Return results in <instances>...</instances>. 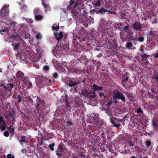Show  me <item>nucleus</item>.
Instances as JSON below:
<instances>
[{
  "instance_id": "nucleus-25",
  "label": "nucleus",
  "mask_w": 158,
  "mask_h": 158,
  "mask_svg": "<svg viewBox=\"0 0 158 158\" xmlns=\"http://www.w3.org/2000/svg\"><path fill=\"white\" fill-rule=\"evenodd\" d=\"M129 25H127L126 26H124L123 27V29L125 31H128L129 30Z\"/></svg>"
},
{
  "instance_id": "nucleus-9",
  "label": "nucleus",
  "mask_w": 158,
  "mask_h": 158,
  "mask_svg": "<svg viewBox=\"0 0 158 158\" xmlns=\"http://www.w3.org/2000/svg\"><path fill=\"white\" fill-rule=\"evenodd\" d=\"M63 33L62 32L59 33H57L56 35H55L56 39L58 40H59L61 39L63 36Z\"/></svg>"
},
{
  "instance_id": "nucleus-30",
  "label": "nucleus",
  "mask_w": 158,
  "mask_h": 158,
  "mask_svg": "<svg viewBox=\"0 0 158 158\" xmlns=\"http://www.w3.org/2000/svg\"><path fill=\"white\" fill-rule=\"evenodd\" d=\"M4 135L6 137H8L9 136V132L7 131H5L4 133Z\"/></svg>"
},
{
  "instance_id": "nucleus-1",
  "label": "nucleus",
  "mask_w": 158,
  "mask_h": 158,
  "mask_svg": "<svg viewBox=\"0 0 158 158\" xmlns=\"http://www.w3.org/2000/svg\"><path fill=\"white\" fill-rule=\"evenodd\" d=\"M82 94L84 95L85 98H93L95 97V92L94 91L92 93L90 90L84 89L81 92Z\"/></svg>"
},
{
  "instance_id": "nucleus-47",
  "label": "nucleus",
  "mask_w": 158,
  "mask_h": 158,
  "mask_svg": "<svg viewBox=\"0 0 158 158\" xmlns=\"http://www.w3.org/2000/svg\"><path fill=\"white\" fill-rule=\"evenodd\" d=\"M129 145L131 146H133L134 145V144L132 143H129Z\"/></svg>"
},
{
  "instance_id": "nucleus-24",
  "label": "nucleus",
  "mask_w": 158,
  "mask_h": 158,
  "mask_svg": "<svg viewBox=\"0 0 158 158\" xmlns=\"http://www.w3.org/2000/svg\"><path fill=\"white\" fill-rule=\"evenodd\" d=\"M95 5L96 6L99 7L101 5L100 1V0H98L96 1L95 3Z\"/></svg>"
},
{
  "instance_id": "nucleus-11",
  "label": "nucleus",
  "mask_w": 158,
  "mask_h": 158,
  "mask_svg": "<svg viewBox=\"0 0 158 158\" xmlns=\"http://www.w3.org/2000/svg\"><path fill=\"white\" fill-rule=\"evenodd\" d=\"M153 125L154 127L157 128L158 127V120L156 118H154L152 121Z\"/></svg>"
},
{
  "instance_id": "nucleus-63",
  "label": "nucleus",
  "mask_w": 158,
  "mask_h": 158,
  "mask_svg": "<svg viewBox=\"0 0 158 158\" xmlns=\"http://www.w3.org/2000/svg\"><path fill=\"white\" fill-rule=\"evenodd\" d=\"M22 152H24V151L22 150Z\"/></svg>"
},
{
  "instance_id": "nucleus-60",
  "label": "nucleus",
  "mask_w": 158,
  "mask_h": 158,
  "mask_svg": "<svg viewBox=\"0 0 158 158\" xmlns=\"http://www.w3.org/2000/svg\"><path fill=\"white\" fill-rule=\"evenodd\" d=\"M135 47H133V49H135Z\"/></svg>"
},
{
  "instance_id": "nucleus-21",
  "label": "nucleus",
  "mask_w": 158,
  "mask_h": 158,
  "mask_svg": "<svg viewBox=\"0 0 158 158\" xmlns=\"http://www.w3.org/2000/svg\"><path fill=\"white\" fill-rule=\"evenodd\" d=\"M26 137L25 136H22L20 140H19V142L21 143H23L25 142V139H26Z\"/></svg>"
},
{
  "instance_id": "nucleus-32",
  "label": "nucleus",
  "mask_w": 158,
  "mask_h": 158,
  "mask_svg": "<svg viewBox=\"0 0 158 158\" xmlns=\"http://www.w3.org/2000/svg\"><path fill=\"white\" fill-rule=\"evenodd\" d=\"M137 112L138 114H142L143 113V111L140 108H139L137 110Z\"/></svg>"
},
{
  "instance_id": "nucleus-49",
  "label": "nucleus",
  "mask_w": 158,
  "mask_h": 158,
  "mask_svg": "<svg viewBox=\"0 0 158 158\" xmlns=\"http://www.w3.org/2000/svg\"><path fill=\"white\" fill-rule=\"evenodd\" d=\"M140 51H142V52H143V48H141L140 49Z\"/></svg>"
},
{
  "instance_id": "nucleus-2",
  "label": "nucleus",
  "mask_w": 158,
  "mask_h": 158,
  "mask_svg": "<svg viewBox=\"0 0 158 158\" xmlns=\"http://www.w3.org/2000/svg\"><path fill=\"white\" fill-rule=\"evenodd\" d=\"M114 98L116 99L119 98L121 99L123 102L125 101V98L124 95L120 92L117 90H115L113 92Z\"/></svg>"
},
{
  "instance_id": "nucleus-18",
  "label": "nucleus",
  "mask_w": 158,
  "mask_h": 158,
  "mask_svg": "<svg viewBox=\"0 0 158 158\" xmlns=\"http://www.w3.org/2000/svg\"><path fill=\"white\" fill-rule=\"evenodd\" d=\"M142 58H143V60H146V58L147 57H149V55H146L145 54H140Z\"/></svg>"
},
{
  "instance_id": "nucleus-46",
  "label": "nucleus",
  "mask_w": 158,
  "mask_h": 158,
  "mask_svg": "<svg viewBox=\"0 0 158 158\" xmlns=\"http://www.w3.org/2000/svg\"><path fill=\"white\" fill-rule=\"evenodd\" d=\"M123 81H127L128 80V77H127L125 79H123Z\"/></svg>"
},
{
  "instance_id": "nucleus-36",
  "label": "nucleus",
  "mask_w": 158,
  "mask_h": 158,
  "mask_svg": "<svg viewBox=\"0 0 158 158\" xmlns=\"http://www.w3.org/2000/svg\"><path fill=\"white\" fill-rule=\"evenodd\" d=\"M146 145L149 147L151 144V142L149 141H147L146 142Z\"/></svg>"
},
{
  "instance_id": "nucleus-29",
  "label": "nucleus",
  "mask_w": 158,
  "mask_h": 158,
  "mask_svg": "<svg viewBox=\"0 0 158 158\" xmlns=\"http://www.w3.org/2000/svg\"><path fill=\"white\" fill-rule=\"evenodd\" d=\"M112 123L114 124V126L118 127L120 126V124L115 123L114 122H112Z\"/></svg>"
},
{
  "instance_id": "nucleus-35",
  "label": "nucleus",
  "mask_w": 158,
  "mask_h": 158,
  "mask_svg": "<svg viewBox=\"0 0 158 158\" xmlns=\"http://www.w3.org/2000/svg\"><path fill=\"white\" fill-rule=\"evenodd\" d=\"M138 40L140 42H142L144 40V38L142 36H140L138 38Z\"/></svg>"
},
{
  "instance_id": "nucleus-31",
  "label": "nucleus",
  "mask_w": 158,
  "mask_h": 158,
  "mask_svg": "<svg viewBox=\"0 0 158 158\" xmlns=\"http://www.w3.org/2000/svg\"><path fill=\"white\" fill-rule=\"evenodd\" d=\"M19 45L17 44H15V47H14V50H17L18 48Z\"/></svg>"
},
{
  "instance_id": "nucleus-64",
  "label": "nucleus",
  "mask_w": 158,
  "mask_h": 158,
  "mask_svg": "<svg viewBox=\"0 0 158 158\" xmlns=\"http://www.w3.org/2000/svg\"><path fill=\"white\" fill-rule=\"evenodd\" d=\"M9 6V5H8V7Z\"/></svg>"
},
{
  "instance_id": "nucleus-41",
  "label": "nucleus",
  "mask_w": 158,
  "mask_h": 158,
  "mask_svg": "<svg viewBox=\"0 0 158 158\" xmlns=\"http://www.w3.org/2000/svg\"><path fill=\"white\" fill-rule=\"evenodd\" d=\"M36 108L38 109H40V107H39V105L37 104L36 106Z\"/></svg>"
},
{
  "instance_id": "nucleus-53",
  "label": "nucleus",
  "mask_w": 158,
  "mask_h": 158,
  "mask_svg": "<svg viewBox=\"0 0 158 158\" xmlns=\"http://www.w3.org/2000/svg\"><path fill=\"white\" fill-rule=\"evenodd\" d=\"M83 12L84 13H85V14H87V13L86 12V11L85 10H84V11H83Z\"/></svg>"
},
{
  "instance_id": "nucleus-54",
  "label": "nucleus",
  "mask_w": 158,
  "mask_h": 158,
  "mask_svg": "<svg viewBox=\"0 0 158 158\" xmlns=\"http://www.w3.org/2000/svg\"><path fill=\"white\" fill-rule=\"evenodd\" d=\"M78 13H79V12H78V13L76 12V13H74V15H77Z\"/></svg>"
},
{
  "instance_id": "nucleus-57",
  "label": "nucleus",
  "mask_w": 158,
  "mask_h": 158,
  "mask_svg": "<svg viewBox=\"0 0 158 158\" xmlns=\"http://www.w3.org/2000/svg\"><path fill=\"white\" fill-rule=\"evenodd\" d=\"M94 10V9H93L92 10V11L93 12V13H95V10Z\"/></svg>"
},
{
  "instance_id": "nucleus-44",
  "label": "nucleus",
  "mask_w": 158,
  "mask_h": 158,
  "mask_svg": "<svg viewBox=\"0 0 158 158\" xmlns=\"http://www.w3.org/2000/svg\"><path fill=\"white\" fill-rule=\"evenodd\" d=\"M0 31L1 33L2 34V32H5V30H4V29H2L1 30H0Z\"/></svg>"
},
{
  "instance_id": "nucleus-52",
  "label": "nucleus",
  "mask_w": 158,
  "mask_h": 158,
  "mask_svg": "<svg viewBox=\"0 0 158 158\" xmlns=\"http://www.w3.org/2000/svg\"><path fill=\"white\" fill-rule=\"evenodd\" d=\"M130 158H136V157L135 156H132L131 157H130Z\"/></svg>"
},
{
  "instance_id": "nucleus-3",
  "label": "nucleus",
  "mask_w": 158,
  "mask_h": 158,
  "mask_svg": "<svg viewBox=\"0 0 158 158\" xmlns=\"http://www.w3.org/2000/svg\"><path fill=\"white\" fill-rule=\"evenodd\" d=\"M6 126V125L5 124L2 117L0 116V128L1 130L2 131H5Z\"/></svg>"
},
{
  "instance_id": "nucleus-56",
  "label": "nucleus",
  "mask_w": 158,
  "mask_h": 158,
  "mask_svg": "<svg viewBox=\"0 0 158 158\" xmlns=\"http://www.w3.org/2000/svg\"><path fill=\"white\" fill-rule=\"evenodd\" d=\"M27 7V6L26 5H25L24 6H23V7L24 8H26Z\"/></svg>"
},
{
  "instance_id": "nucleus-62",
  "label": "nucleus",
  "mask_w": 158,
  "mask_h": 158,
  "mask_svg": "<svg viewBox=\"0 0 158 158\" xmlns=\"http://www.w3.org/2000/svg\"><path fill=\"white\" fill-rule=\"evenodd\" d=\"M0 72H2V71H1V70H0Z\"/></svg>"
},
{
  "instance_id": "nucleus-59",
  "label": "nucleus",
  "mask_w": 158,
  "mask_h": 158,
  "mask_svg": "<svg viewBox=\"0 0 158 158\" xmlns=\"http://www.w3.org/2000/svg\"><path fill=\"white\" fill-rule=\"evenodd\" d=\"M38 100H37V102H38V101H39L40 100V99L39 98H38Z\"/></svg>"
},
{
  "instance_id": "nucleus-40",
  "label": "nucleus",
  "mask_w": 158,
  "mask_h": 158,
  "mask_svg": "<svg viewBox=\"0 0 158 158\" xmlns=\"http://www.w3.org/2000/svg\"><path fill=\"white\" fill-rule=\"evenodd\" d=\"M157 57H158V50L157 51V53L155 54L154 56V57L155 58H156Z\"/></svg>"
},
{
  "instance_id": "nucleus-15",
  "label": "nucleus",
  "mask_w": 158,
  "mask_h": 158,
  "mask_svg": "<svg viewBox=\"0 0 158 158\" xmlns=\"http://www.w3.org/2000/svg\"><path fill=\"white\" fill-rule=\"evenodd\" d=\"M35 18L37 20H40L42 19L43 16L40 15H35Z\"/></svg>"
},
{
  "instance_id": "nucleus-8",
  "label": "nucleus",
  "mask_w": 158,
  "mask_h": 158,
  "mask_svg": "<svg viewBox=\"0 0 158 158\" xmlns=\"http://www.w3.org/2000/svg\"><path fill=\"white\" fill-rule=\"evenodd\" d=\"M42 4L43 6H44V7H45V11L47 12L48 11H49L50 10L51 8L49 7V6L47 4H45L44 2H43V0H42Z\"/></svg>"
},
{
  "instance_id": "nucleus-37",
  "label": "nucleus",
  "mask_w": 158,
  "mask_h": 158,
  "mask_svg": "<svg viewBox=\"0 0 158 158\" xmlns=\"http://www.w3.org/2000/svg\"><path fill=\"white\" fill-rule=\"evenodd\" d=\"M36 38L37 39H40L41 38V36L40 34H39L36 35Z\"/></svg>"
},
{
  "instance_id": "nucleus-14",
  "label": "nucleus",
  "mask_w": 158,
  "mask_h": 158,
  "mask_svg": "<svg viewBox=\"0 0 158 158\" xmlns=\"http://www.w3.org/2000/svg\"><path fill=\"white\" fill-rule=\"evenodd\" d=\"M149 35H153V36L154 35V36H156L155 37V38H158V35L157 34L156 32H155V31H150L149 33Z\"/></svg>"
},
{
  "instance_id": "nucleus-42",
  "label": "nucleus",
  "mask_w": 158,
  "mask_h": 158,
  "mask_svg": "<svg viewBox=\"0 0 158 158\" xmlns=\"http://www.w3.org/2000/svg\"><path fill=\"white\" fill-rule=\"evenodd\" d=\"M94 10H95V13H96L97 14H98L99 13V10H97L95 9H94Z\"/></svg>"
},
{
  "instance_id": "nucleus-61",
  "label": "nucleus",
  "mask_w": 158,
  "mask_h": 158,
  "mask_svg": "<svg viewBox=\"0 0 158 158\" xmlns=\"http://www.w3.org/2000/svg\"><path fill=\"white\" fill-rule=\"evenodd\" d=\"M123 86H125L123 84Z\"/></svg>"
},
{
  "instance_id": "nucleus-22",
  "label": "nucleus",
  "mask_w": 158,
  "mask_h": 158,
  "mask_svg": "<svg viewBox=\"0 0 158 158\" xmlns=\"http://www.w3.org/2000/svg\"><path fill=\"white\" fill-rule=\"evenodd\" d=\"M55 144L54 143H52V144H50L49 146V147L50 149L52 151H53L54 150V146H55Z\"/></svg>"
},
{
  "instance_id": "nucleus-39",
  "label": "nucleus",
  "mask_w": 158,
  "mask_h": 158,
  "mask_svg": "<svg viewBox=\"0 0 158 158\" xmlns=\"http://www.w3.org/2000/svg\"><path fill=\"white\" fill-rule=\"evenodd\" d=\"M107 12H108L110 13L114 14V15H116V12H115L114 11L112 12L109 10H107Z\"/></svg>"
},
{
  "instance_id": "nucleus-34",
  "label": "nucleus",
  "mask_w": 158,
  "mask_h": 158,
  "mask_svg": "<svg viewBox=\"0 0 158 158\" xmlns=\"http://www.w3.org/2000/svg\"><path fill=\"white\" fill-rule=\"evenodd\" d=\"M58 76V74L56 73H55L53 74V77L54 78H56Z\"/></svg>"
},
{
  "instance_id": "nucleus-55",
  "label": "nucleus",
  "mask_w": 158,
  "mask_h": 158,
  "mask_svg": "<svg viewBox=\"0 0 158 158\" xmlns=\"http://www.w3.org/2000/svg\"><path fill=\"white\" fill-rule=\"evenodd\" d=\"M30 21L31 23H32L33 22V21L32 20H30Z\"/></svg>"
},
{
  "instance_id": "nucleus-20",
  "label": "nucleus",
  "mask_w": 158,
  "mask_h": 158,
  "mask_svg": "<svg viewBox=\"0 0 158 158\" xmlns=\"http://www.w3.org/2000/svg\"><path fill=\"white\" fill-rule=\"evenodd\" d=\"M99 13L103 14L106 12H107V10L105 9L104 8H102L101 9L99 10Z\"/></svg>"
},
{
  "instance_id": "nucleus-10",
  "label": "nucleus",
  "mask_w": 158,
  "mask_h": 158,
  "mask_svg": "<svg viewBox=\"0 0 158 158\" xmlns=\"http://www.w3.org/2000/svg\"><path fill=\"white\" fill-rule=\"evenodd\" d=\"M78 83L75 81H73L72 80H70L69 82L67 84L70 87H72L74 86L77 84Z\"/></svg>"
},
{
  "instance_id": "nucleus-19",
  "label": "nucleus",
  "mask_w": 158,
  "mask_h": 158,
  "mask_svg": "<svg viewBox=\"0 0 158 158\" xmlns=\"http://www.w3.org/2000/svg\"><path fill=\"white\" fill-rule=\"evenodd\" d=\"M152 78L153 79L155 80L158 82V73L155 74L152 76Z\"/></svg>"
},
{
  "instance_id": "nucleus-27",
  "label": "nucleus",
  "mask_w": 158,
  "mask_h": 158,
  "mask_svg": "<svg viewBox=\"0 0 158 158\" xmlns=\"http://www.w3.org/2000/svg\"><path fill=\"white\" fill-rule=\"evenodd\" d=\"M18 102L19 103H20L22 101V97L20 95L17 96Z\"/></svg>"
},
{
  "instance_id": "nucleus-51",
  "label": "nucleus",
  "mask_w": 158,
  "mask_h": 158,
  "mask_svg": "<svg viewBox=\"0 0 158 158\" xmlns=\"http://www.w3.org/2000/svg\"><path fill=\"white\" fill-rule=\"evenodd\" d=\"M4 88L5 89H7V87L6 86H4Z\"/></svg>"
},
{
  "instance_id": "nucleus-58",
  "label": "nucleus",
  "mask_w": 158,
  "mask_h": 158,
  "mask_svg": "<svg viewBox=\"0 0 158 158\" xmlns=\"http://www.w3.org/2000/svg\"><path fill=\"white\" fill-rule=\"evenodd\" d=\"M74 11H72V13H74Z\"/></svg>"
},
{
  "instance_id": "nucleus-45",
  "label": "nucleus",
  "mask_w": 158,
  "mask_h": 158,
  "mask_svg": "<svg viewBox=\"0 0 158 158\" xmlns=\"http://www.w3.org/2000/svg\"><path fill=\"white\" fill-rule=\"evenodd\" d=\"M99 95L101 97H102V96H104L103 94L102 93H101Z\"/></svg>"
},
{
  "instance_id": "nucleus-12",
  "label": "nucleus",
  "mask_w": 158,
  "mask_h": 158,
  "mask_svg": "<svg viewBox=\"0 0 158 158\" xmlns=\"http://www.w3.org/2000/svg\"><path fill=\"white\" fill-rule=\"evenodd\" d=\"M15 127L13 125H12L10 127L9 131L11 133V135H13L15 133L14 132Z\"/></svg>"
},
{
  "instance_id": "nucleus-48",
  "label": "nucleus",
  "mask_w": 158,
  "mask_h": 158,
  "mask_svg": "<svg viewBox=\"0 0 158 158\" xmlns=\"http://www.w3.org/2000/svg\"><path fill=\"white\" fill-rule=\"evenodd\" d=\"M68 125H72V123H71L70 122H68Z\"/></svg>"
},
{
  "instance_id": "nucleus-13",
  "label": "nucleus",
  "mask_w": 158,
  "mask_h": 158,
  "mask_svg": "<svg viewBox=\"0 0 158 158\" xmlns=\"http://www.w3.org/2000/svg\"><path fill=\"white\" fill-rule=\"evenodd\" d=\"M24 75V74L21 71H18L17 73V76L18 78H21Z\"/></svg>"
},
{
  "instance_id": "nucleus-17",
  "label": "nucleus",
  "mask_w": 158,
  "mask_h": 158,
  "mask_svg": "<svg viewBox=\"0 0 158 158\" xmlns=\"http://www.w3.org/2000/svg\"><path fill=\"white\" fill-rule=\"evenodd\" d=\"M32 86V84L31 82L28 81L27 82L25 85V87L27 89H29Z\"/></svg>"
},
{
  "instance_id": "nucleus-5",
  "label": "nucleus",
  "mask_w": 158,
  "mask_h": 158,
  "mask_svg": "<svg viewBox=\"0 0 158 158\" xmlns=\"http://www.w3.org/2000/svg\"><path fill=\"white\" fill-rule=\"evenodd\" d=\"M63 152V147L61 145H59L56 151V155L58 156L61 157Z\"/></svg>"
},
{
  "instance_id": "nucleus-33",
  "label": "nucleus",
  "mask_w": 158,
  "mask_h": 158,
  "mask_svg": "<svg viewBox=\"0 0 158 158\" xmlns=\"http://www.w3.org/2000/svg\"><path fill=\"white\" fill-rule=\"evenodd\" d=\"M59 28V27L58 26H56L55 27L54 26L52 27V29L53 30H58Z\"/></svg>"
},
{
  "instance_id": "nucleus-50",
  "label": "nucleus",
  "mask_w": 158,
  "mask_h": 158,
  "mask_svg": "<svg viewBox=\"0 0 158 158\" xmlns=\"http://www.w3.org/2000/svg\"><path fill=\"white\" fill-rule=\"evenodd\" d=\"M10 86V87H11V88L12 89L13 87V85H12V84H10L9 85Z\"/></svg>"
},
{
  "instance_id": "nucleus-28",
  "label": "nucleus",
  "mask_w": 158,
  "mask_h": 158,
  "mask_svg": "<svg viewBox=\"0 0 158 158\" xmlns=\"http://www.w3.org/2000/svg\"><path fill=\"white\" fill-rule=\"evenodd\" d=\"M26 98L28 99L27 101H29L31 103H33V100L32 99H31L30 97H27L25 98Z\"/></svg>"
},
{
  "instance_id": "nucleus-38",
  "label": "nucleus",
  "mask_w": 158,
  "mask_h": 158,
  "mask_svg": "<svg viewBox=\"0 0 158 158\" xmlns=\"http://www.w3.org/2000/svg\"><path fill=\"white\" fill-rule=\"evenodd\" d=\"M7 158H15V157L14 156L11 155L10 154H9L7 155Z\"/></svg>"
},
{
  "instance_id": "nucleus-43",
  "label": "nucleus",
  "mask_w": 158,
  "mask_h": 158,
  "mask_svg": "<svg viewBox=\"0 0 158 158\" xmlns=\"http://www.w3.org/2000/svg\"><path fill=\"white\" fill-rule=\"evenodd\" d=\"M48 69V66H46L44 67V69H45V70H46Z\"/></svg>"
},
{
  "instance_id": "nucleus-23",
  "label": "nucleus",
  "mask_w": 158,
  "mask_h": 158,
  "mask_svg": "<svg viewBox=\"0 0 158 158\" xmlns=\"http://www.w3.org/2000/svg\"><path fill=\"white\" fill-rule=\"evenodd\" d=\"M40 12V10L39 8H36L34 9V13L35 15H37Z\"/></svg>"
},
{
  "instance_id": "nucleus-16",
  "label": "nucleus",
  "mask_w": 158,
  "mask_h": 158,
  "mask_svg": "<svg viewBox=\"0 0 158 158\" xmlns=\"http://www.w3.org/2000/svg\"><path fill=\"white\" fill-rule=\"evenodd\" d=\"M132 44L131 42H128L126 44V47L128 48L132 49Z\"/></svg>"
},
{
  "instance_id": "nucleus-4",
  "label": "nucleus",
  "mask_w": 158,
  "mask_h": 158,
  "mask_svg": "<svg viewBox=\"0 0 158 158\" xmlns=\"http://www.w3.org/2000/svg\"><path fill=\"white\" fill-rule=\"evenodd\" d=\"M116 98H114V95L113 97L110 100L107 99L108 102L106 104L107 106L109 107L110 105L113 104H115L117 102V101L116 100Z\"/></svg>"
},
{
  "instance_id": "nucleus-26",
  "label": "nucleus",
  "mask_w": 158,
  "mask_h": 158,
  "mask_svg": "<svg viewBox=\"0 0 158 158\" xmlns=\"http://www.w3.org/2000/svg\"><path fill=\"white\" fill-rule=\"evenodd\" d=\"M5 12V10L3 8H2V9L1 10V15L2 16H4V12Z\"/></svg>"
},
{
  "instance_id": "nucleus-6",
  "label": "nucleus",
  "mask_w": 158,
  "mask_h": 158,
  "mask_svg": "<svg viewBox=\"0 0 158 158\" xmlns=\"http://www.w3.org/2000/svg\"><path fill=\"white\" fill-rule=\"evenodd\" d=\"M133 28L135 29L137 31L141 30L142 27L139 23L136 22L133 24Z\"/></svg>"
},
{
  "instance_id": "nucleus-7",
  "label": "nucleus",
  "mask_w": 158,
  "mask_h": 158,
  "mask_svg": "<svg viewBox=\"0 0 158 158\" xmlns=\"http://www.w3.org/2000/svg\"><path fill=\"white\" fill-rule=\"evenodd\" d=\"M93 89L94 91L97 90H102L103 88L102 87L98 86L97 85L94 84L93 85Z\"/></svg>"
}]
</instances>
